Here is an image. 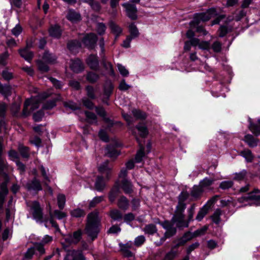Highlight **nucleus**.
I'll list each match as a JSON object with an SVG mask.
<instances>
[{
  "label": "nucleus",
  "instance_id": "1",
  "mask_svg": "<svg viewBox=\"0 0 260 260\" xmlns=\"http://www.w3.org/2000/svg\"><path fill=\"white\" fill-rule=\"evenodd\" d=\"M100 219L97 212H91L88 215L85 232L92 241L97 238L100 231Z\"/></svg>",
  "mask_w": 260,
  "mask_h": 260
},
{
  "label": "nucleus",
  "instance_id": "2",
  "mask_svg": "<svg viewBox=\"0 0 260 260\" xmlns=\"http://www.w3.org/2000/svg\"><path fill=\"white\" fill-rule=\"evenodd\" d=\"M50 94V93L44 92L37 96L32 97L29 99L26 100L24 104L22 112L23 116L25 117L27 116L31 111L38 109L41 100L47 98Z\"/></svg>",
  "mask_w": 260,
  "mask_h": 260
},
{
  "label": "nucleus",
  "instance_id": "3",
  "mask_svg": "<svg viewBox=\"0 0 260 260\" xmlns=\"http://www.w3.org/2000/svg\"><path fill=\"white\" fill-rule=\"evenodd\" d=\"M186 205L178 203L175 211L172 220L176 223V226L179 228H187L188 222H186L184 214Z\"/></svg>",
  "mask_w": 260,
  "mask_h": 260
},
{
  "label": "nucleus",
  "instance_id": "4",
  "mask_svg": "<svg viewBox=\"0 0 260 260\" xmlns=\"http://www.w3.org/2000/svg\"><path fill=\"white\" fill-rule=\"evenodd\" d=\"M217 14L214 8L209 9L205 13H197L194 15L193 20L190 22V25L191 27H194L201 22L208 21Z\"/></svg>",
  "mask_w": 260,
  "mask_h": 260
},
{
  "label": "nucleus",
  "instance_id": "5",
  "mask_svg": "<svg viewBox=\"0 0 260 260\" xmlns=\"http://www.w3.org/2000/svg\"><path fill=\"white\" fill-rule=\"evenodd\" d=\"M248 201H253L256 206H260V189L254 188L252 191L238 198V201L241 203Z\"/></svg>",
  "mask_w": 260,
  "mask_h": 260
},
{
  "label": "nucleus",
  "instance_id": "6",
  "mask_svg": "<svg viewBox=\"0 0 260 260\" xmlns=\"http://www.w3.org/2000/svg\"><path fill=\"white\" fill-rule=\"evenodd\" d=\"M31 210L34 218L37 221H42L43 219L42 210L38 202H32Z\"/></svg>",
  "mask_w": 260,
  "mask_h": 260
},
{
  "label": "nucleus",
  "instance_id": "7",
  "mask_svg": "<svg viewBox=\"0 0 260 260\" xmlns=\"http://www.w3.org/2000/svg\"><path fill=\"white\" fill-rule=\"evenodd\" d=\"M64 260H85L80 250H70L68 252Z\"/></svg>",
  "mask_w": 260,
  "mask_h": 260
},
{
  "label": "nucleus",
  "instance_id": "8",
  "mask_svg": "<svg viewBox=\"0 0 260 260\" xmlns=\"http://www.w3.org/2000/svg\"><path fill=\"white\" fill-rule=\"evenodd\" d=\"M97 41L96 36L94 34L90 33L84 38L83 43L89 49H93L95 47Z\"/></svg>",
  "mask_w": 260,
  "mask_h": 260
},
{
  "label": "nucleus",
  "instance_id": "9",
  "mask_svg": "<svg viewBox=\"0 0 260 260\" xmlns=\"http://www.w3.org/2000/svg\"><path fill=\"white\" fill-rule=\"evenodd\" d=\"M122 6L126 9L127 15L128 17L133 20L137 18V8L135 5L128 3H123Z\"/></svg>",
  "mask_w": 260,
  "mask_h": 260
},
{
  "label": "nucleus",
  "instance_id": "10",
  "mask_svg": "<svg viewBox=\"0 0 260 260\" xmlns=\"http://www.w3.org/2000/svg\"><path fill=\"white\" fill-rule=\"evenodd\" d=\"M176 232V228L174 227H172L169 229L167 230V231L165 232L164 236L160 238L159 241H155L154 242V244L157 246H159L162 245L167 238H169L172 237L173 235L175 234Z\"/></svg>",
  "mask_w": 260,
  "mask_h": 260
},
{
  "label": "nucleus",
  "instance_id": "11",
  "mask_svg": "<svg viewBox=\"0 0 260 260\" xmlns=\"http://www.w3.org/2000/svg\"><path fill=\"white\" fill-rule=\"evenodd\" d=\"M71 70L75 73H79L84 70V65L78 58L71 60L70 64Z\"/></svg>",
  "mask_w": 260,
  "mask_h": 260
},
{
  "label": "nucleus",
  "instance_id": "12",
  "mask_svg": "<svg viewBox=\"0 0 260 260\" xmlns=\"http://www.w3.org/2000/svg\"><path fill=\"white\" fill-rule=\"evenodd\" d=\"M99 172L105 174L106 178L108 180L111 175V168L108 165V161H106L101 164L98 168Z\"/></svg>",
  "mask_w": 260,
  "mask_h": 260
},
{
  "label": "nucleus",
  "instance_id": "13",
  "mask_svg": "<svg viewBox=\"0 0 260 260\" xmlns=\"http://www.w3.org/2000/svg\"><path fill=\"white\" fill-rule=\"evenodd\" d=\"M193 238L192 233L190 232H186L184 235L179 239L177 241L176 247H178L180 246L184 245L188 241L191 240Z\"/></svg>",
  "mask_w": 260,
  "mask_h": 260
},
{
  "label": "nucleus",
  "instance_id": "14",
  "mask_svg": "<svg viewBox=\"0 0 260 260\" xmlns=\"http://www.w3.org/2000/svg\"><path fill=\"white\" fill-rule=\"evenodd\" d=\"M120 185L121 188L125 193L129 194L133 192L132 183L127 179L121 180Z\"/></svg>",
  "mask_w": 260,
  "mask_h": 260
},
{
  "label": "nucleus",
  "instance_id": "15",
  "mask_svg": "<svg viewBox=\"0 0 260 260\" xmlns=\"http://www.w3.org/2000/svg\"><path fill=\"white\" fill-rule=\"evenodd\" d=\"M87 64L93 70H96L99 67V61L96 55H90L86 59Z\"/></svg>",
  "mask_w": 260,
  "mask_h": 260
},
{
  "label": "nucleus",
  "instance_id": "16",
  "mask_svg": "<svg viewBox=\"0 0 260 260\" xmlns=\"http://www.w3.org/2000/svg\"><path fill=\"white\" fill-rule=\"evenodd\" d=\"M8 179L6 178V180L3 182L1 185V192L0 193V208H2L3 202L4 201L5 197L7 195L8 192L7 188V183Z\"/></svg>",
  "mask_w": 260,
  "mask_h": 260
},
{
  "label": "nucleus",
  "instance_id": "17",
  "mask_svg": "<svg viewBox=\"0 0 260 260\" xmlns=\"http://www.w3.org/2000/svg\"><path fill=\"white\" fill-rule=\"evenodd\" d=\"M29 47L27 44L26 48L19 50L20 56L29 62L30 61L34 56L33 53L28 50Z\"/></svg>",
  "mask_w": 260,
  "mask_h": 260
},
{
  "label": "nucleus",
  "instance_id": "18",
  "mask_svg": "<svg viewBox=\"0 0 260 260\" xmlns=\"http://www.w3.org/2000/svg\"><path fill=\"white\" fill-rule=\"evenodd\" d=\"M204 191L199 185H194L190 191V195L194 200H198L201 198Z\"/></svg>",
  "mask_w": 260,
  "mask_h": 260
},
{
  "label": "nucleus",
  "instance_id": "19",
  "mask_svg": "<svg viewBox=\"0 0 260 260\" xmlns=\"http://www.w3.org/2000/svg\"><path fill=\"white\" fill-rule=\"evenodd\" d=\"M81 47V43L77 40L71 41L68 44V49L74 54L76 53Z\"/></svg>",
  "mask_w": 260,
  "mask_h": 260
},
{
  "label": "nucleus",
  "instance_id": "20",
  "mask_svg": "<svg viewBox=\"0 0 260 260\" xmlns=\"http://www.w3.org/2000/svg\"><path fill=\"white\" fill-rule=\"evenodd\" d=\"M67 19L71 22H76L79 21L81 19L80 14L74 10H69L67 15Z\"/></svg>",
  "mask_w": 260,
  "mask_h": 260
},
{
  "label": "nucleus",
  "instance_id": "21",
  "mask_svg": "<svg viewBox=\"0 0 260 260\" xmlns=\"http://www.w3.org/2000/svg\"><path fill=\"white\" fill-rule=\"evenodd\" d=\"M214 182V179L208 178H205L202 180L200 181L199 185L204 191L206 189H211V185H212Z\"/></svg>",
  "mask_w": 260,
  "mask_h": 260
},
{
  "label": "nucleus",
  "instance_id": "22",
  "mask_svg": "<svg viewBox=\"0 0 260 260\" xmlns=\"http://www.w3.org/2000/svg\"><path fill=\"white\" fill-rule=\"evenodd\" d=\"M109 25L111 32L115 35V39H117L122 32V28L113 21H110Z\"/></svg>",
  "mask_w": 260,
  "mask_h": 260
},
{
  "label": "nucleus",
  "instance_id": "23",
  "mask_svg": "<svg viewBox=\"0 0 260 260\" xmlns=\"http://www.w3.org/2000/svg\"><path fill=\"white\" fill-rule=\"evenodd\" d=\"M94 186L95 189L98 191H102L104 189L106 186V183L102 176H98L97 177Z\"/></svg>",
  "mask_w": 260,
  "mask_h": 260
},
{
  "label": "nucleus",
  "instance_id": "24",
  "mask_svg": "<svg viewBox=\"0 0 260 260\" xmlns=\"http://www.w3.org/2000/svg\"><path fill=\"white\" fill-rule=\"evenodd\" d=\"M118 207L122 210H126L129 207V201L124 196H121L118 200Z\"/></svg>",
  "mask_w": 260,
  "mask_h": 260
},
{
  "label": "nucleus",
  "instance_id": "25",
  "mask_svg": "<svg viewBox=\"0 0 260 260\" xmlns=\"http://www.w3.org/2000/svg\"><path fill=\"white\" fill-rule=\"evenodd\" d=\"M120 193V189L118 185H115L111 189L110 191L109 194V199L110 201L112 203L114 202L117 197V196L118 195V194Z\"/></svg>",
  "mask_w": 260,
  "mask_h": 260
},
{
  "label": "nucleus",
  "instance_id": "26",
  "mask_svg": "<svg viewBox=\"0 0 260 260\" xmlns=\"http://www.w3.org/2000/svg\"><path fill=\"white\" fill-rule=\"evenodd\" d=\"M83 2L88 4L94 11L99 12L101 9V5L96 0H83Z\"/></svg>",
  "mask_w": 260,
  "mask_h": 260
},
{
  "label": "nucleus",
  "instance_id": "27",
  "mask_svg": "<svg viewBox=\"0 0 260 260\" xmlns=\"http://www.w3.org/2000/svg\"><path fill=\"white\" fill-rule=\"evenodd\" d=\"M50 35L54 38H59L61 34V30L57 25L52 26L49 29Z\"/></svg>",
  "mask_w": 260,
  "mask_h": 260
},
{
  "label": "nucleus",
  "instance_id": "28",
  "mask_svg": "<svg viewBox=\"0 0 260 260\" xmlns=\"http://www.w3.org/2000/svg\"><path fill=\"white\" fill-rule=\"evenodd\" d=\"M27 187L28 189H32L34 190H41L42 187L39 180L34 179L31 182L27 183Z\"/></svg>",
  "mask_w": 260,
  "mask_h": 260
},
{
  "label": "nucleus",
  "instance_id": "29",
  "mask_svg": "<svg viewBox=\"0 0 260 260\" xmlns=\"http://www.w3.org/2000/svg\"><path fill=\"white\" fill-rule=\"evenodd\" d=\"M136 128L140 133V135L142 137H146L147 136L148 131L145 124L139 123L136 126Z\"/></svg>",
  "mask_w": 260,
  "mask_h": 260
},
{
  "label": "nucleus",
  "instance_id": "30",
  "mask_svg": "<svg viewBox=\"0 0 260 260\" xmlns=\"http://www.w3.org/2000/svg\"><path fill=\"white\" fill-rule=\"evenodd\" d=\"M99 79V75L95 73L89 72L86 75L87 80L91 83L96 82Z\"/></svg>",
  "mask_w": 260,
  "mask_h": 260
},
{
  "label": "nucleus",
  "instance_id": "31",
  "mask_svg": "<svg viewBox=\"0 0 260 260\" xmlns=\"http://www.w3.org/2000/svg\"><path fill=\"white\" fill-rule=\"evenodd\" d=\"M250 124L249 125V128L252 133L255 136L260 135V128L256 125L254 124L251 122V119H249ZM258 124L260 126V119L258 120Z\"/></svg>",
  "mask_w": 260,
  "mask_h": 260
},
{
  "label": "nucleus",
  "instance_id": "32",
  "mask_svg": "<svg viewBox=\"0 0 260 260\" xmlns=\"http://www.w3.org/2000/svg\"><path fill=\"white\" fill-rule=\"evenodd\" d=\"M146 234L153 235L157 232V228L153 224H149L146 225L143 230Z\"/></svg>",
  "mask_w": 260,
  "mask_h": 260
},
{
  "label": "nucleus",
  "instance_id": "33",
  "mask_svg": "<svg viewBox=\"0 0 260 260\" xmlns=\"http://www.w3.org/2000/svg\"><path fill=\"white\" fill-rule=\"evenodd\" d=\"M244 140L250 147H254L257 145V140L251 135H246L244 137Z\"/></svg>",
  "mask_w": 260,
  "mask_h": 260
},
{
  "label": "nucleus",
  "instance_id": "34",
  "mask_svg": "<svg viewBox=\"0 0 260 260\" xmlns=\"http://www.w3.org/2000/svg\"><path fill=\"white\" fill-rule=\"evenodd\" d=\"M43 60L47 63H53L56 60L55 55L49 53L48 52H45L42 57Z\"/></svg>",
  "mask_w": 260,
  "mask_h": 260
},
{
  "label": "nucleus",
  "instance_id": "35",
  "mask_svg": "<svg viewBox=\"0 0 260 260\" xmlns=\"http://www.w3.org/2000/svg\"><path fill=\"white\" fill-rule=\"evenodd\" d=\"M132 113L137 119H145L147 117V114L139 110L134 109L132 111Z\"/></svg>",
  "mask_w": 260,
  "mask_h": 260
},
{
  "label": "nucleus",
  "instance_id": "36",
  "mask_svg": "<svg viewBox=\"0 0 260 260\" xmlns=\"http://www.w3.org/2000/svg\"><path fill=\"white\" fill-rule=\"evenodd\" d=\"M129 31L131 34L132 39L137 37L139 36V31L136 26L132 23L129 25Z\"/></svg>",
  "mask_w": 260,
  "mask_h": 260
},
{
  "label": "nucleus",
  "instance_id": "37",
  "mask_svg": "<svg viewBox=\"0 0 260 260\" xmlns=\"http://www.w3.org/2000/svg\"><path fill=\"white\" fill-rule=\"evenodd\" d=\"M110 215L111 217L114 220H119L122 218L121 213L118 210L115 209L111 210Z\"/></svg>",
  "mask_w": 260,
  "mask_h": 260
},
{
  "label": "nucleus",
  "instance_id": "38",
  "mask_svg": "<svg viewBox=\"0 0 260 260\" xmlns=\"http://www.w3.org/2000/svg\"><path fill=\"white\" fill-rule=\"evenodd\" d=\"M11 87L8 85H3L0 83V92L5 96L11 94Z\"/></svg>",
  "mask_w": 260,
  "mask_h": 260
},
{
  "label": "nucleus",
  "instance_id": "39",
  "mask_svg": "<svg viewBox=\"0 0 260 260\" xmlns=\"http://www.w3.org/2000/svg\"><path fill=\"white\" fill-rule=\"evenodd\" d=\"M208 213V209L205 206L203 207L198 212L196 219L198 221H201Z\"/></svg>",
  "mask_w": 260,
  "mask_h": 260
},
{
  "label": "nucleus",
  "instance_id": "40",
  "mask_svg": "<svg viewBox=\"0 0 260 260\" xmlns=\"http://www.w3.org/2000/svg\"><path fill=\"white\" fill-rule=\"evenodd\" d=\"M241 154L247 161L251 162L253 159V156L250 150L245 149L242 151Z\"/></svg>",
  "mask_w": 260,
  "mask_h": 260
},
{
  "label": "nucleus",
  "instance_id": "41",
  "mask_svg": "<svg viewBox=\"0 0 260 260\" xmlns=\"http://www.w3.org/2000/svg\"><path fill=\"white\" fill-rule=\"evenodd\" d=\"M247 174V172L246 170H242L239 173H236L234 174V176L233 179L236 181H241L243 180L245 177H246Z\"/></svg>",
  "mask_w": 260,
  "mask_h": 260
},
{
  "label": "nucleus",
  "instance_id": "42",
  "mask_svg": "<svg viewBox=\"0 0 260 260\" xmlns=\"http://www.w3.org/2000/svg\"><path fill=\"white\" fill-rule=\"evenodd\" d=\"M189 197V193L186 191H183L178 196V203L186 204L185 201L188 199Z\"/></svg>",
  "mask_w": 260,
  "mask_h": 260
},
{
  "label": "nucleus",
  "instance_id": "43",
  "mask_svg": "<svg viewBox=\"0 0 260 260\" xmlns=\"http://www.w3.org/2000/svg\"><path fill=\"white\" fill-rule=\"evenodd\" d=\"M66 203V197L63 194H59L57 196V204L60 209H62Z\"/></svg>",
  "mask_w": 260,
  "mask_h": 260
},
{
  "label": "nucleus",
  "instance_id": "44",
  "mask_svg": "<svg viewBox=\"0 0 260 260\" xmlns=\"http://www.w3.org/2000/svg\"><path fill=\"white\" fill-rule=\"evenodd\" d=\"M37 66L38 69L42 73L47 72L49 71V67L47 64L42 60L37 61Z\"/></svg>",
  "mask_w": 260,
  "mask_h": 260
},
{
  "label": "nucleus",
  "instance_id": "45",
  "mask_svg": "<svg viewBox=\"0 0 260 260\" xmlns=\"http://www.w3.org/2000/svg\"><path fill=\"white\" fill-rule=\"evenodd\" d=\"M19 151L22 157L27 158L29 156V150L27 147L23 145H19Z\"/></svg>",
  "mask_w": 260,
  "mask_h": 260
},
{
  "label": "nucleus",
  "instance_id": "46",
  "mask_svg": "<svg viewBox=\"0 0 260 260\" xmlns=\"http://www.w3.org/2000/svg\"><path fill=\"white\" fill-rule=\"evenodd\" d=\"M71 214L72 216L75 217H80L84 216L85 214L84 210L77 208L72 210L71 212Z\"/></svg>",
  "mask_w": 260,
  "mask_h": 260
},
{
  "label": "nucleus",
  "instance_id": "47",
  "mask_svg": "<svg viewBox=\"0 0 260 260\" xmlns=\"http://www.w3.org/2000/svg\"><path fill=\"white\" fill-rule=\"evenodd\" d=\"M144 156V147H141L140 150L137 152L136 157H135V161L136 162L139 163L140 162L143 157Z\"/></svg>",
  "mask_w": 260,
  "mask_h": 260
},
{
  "label": "nucleus",
  "instance_id": "48",
  "mask_svg": "<svg viewBox=\"0 0 260 260\" xmlns=\"http://www.w3.org/2000/svg\"><path fill=\"white\" fill-rule=\"evenodd\" d=\"M221 214V211L217 209H216L213 215L212 216V219L214 222L218 224L220 221V216Z\"/></svg>",
  "mask_w": 260,
  "mask_h": 260
},
{
  "label": "nucleus",
  "instance_id": "49",
  "mask_svg": "<svg viewBox=\"0 0 260 260\" xmlns=\"http://www.w3.org/2000/svg\"><path fill=\"white\" fill-rule=\"evenodd\" d=\"M59 97L60 96H58V98H59ZM59 100V99L57 98L55 100L53 99V100L47 101V102L44 105L43 108L45 109H51L53 108L56 105V104H55L56 101L57 100Z\"/></svg>",
  "mask_w": 260,
  "mask_h": 260
},
{
  "label": "nucleus",
  "instance_id": "50",
  "mask_svg": "<svg viewBox=\"0 0 260 260\" xmlns=\"http://www.w3.org/2000/svg\"><path fill=\"white\" fill-rule=\"evenodd\" d=\"M104 197L103 196L96 197L91 200L89 203V208H93L96 206V204L100 203L103 200Z\"/></svg>",
  "mask_w": 260,
  "mask_h": 260
},
{
  "label": "nucleus",
  "instance_id": "51",
  "mask_svg": "<svg viewBox=\"0 0 260 260\" xmlns=\"http://www.w3.org/2000/svg\"><path fill=\"white\" fill-rule=\"evenodd\" d=\"M107 155L110 157H115L119 155V153L114 148L111 147L107 148Z\"/></svg>",
  "mask_w": 260,
  "mask_h": 260
},
{
  "label": "nucleus",
  "instance_id": "52",
  "mask_svg": "<svg viewBox=\"0 0 260 260\" xmlns=\"http://www.w3.org/2000/svg\"><path fill=\"white\" fill-rule=\"evenodd\" d=\"M86 90L87 92V95L89 98L91 99H94L95 98V90L92 86L90 85L87 86L86 87Z\"/></svg>",
  "mask_w": 260,
  "mask_h": 260
},
{
  "label": "nucleus",
  "instance_id": "53",
  "mask_svg": "<svg viewBox=\"0 0 260 260\" xmlns=\"http://www.w3.org/2000/svg\"><path fill=\"white\" fill-rule=\"evenodd\" d=\"M33 247L35 249V252H38L40 255H41L45 253V249L41 243H36Z\"/></svg>",
  "mask_w": 260,
  "mask_h": 260
},
{
  "label": "nucleus",
  "instance_id": "54",
  "mask_svg": "<svg viewBox=\"0 0 260 260\" xmlns=\"http://www.w3.org/2000/svg\"><path fill=\"white\" fill-rule=\"evenodd\" d=\"M113 89V86L110 81L106 83L104 86V91L106 95H109Z\"/></svg>",
  "mask_w": 260,
  "mask_h": 260
},
{
  "label": "nucleus",
  "instance_id": "55",
  "mask_svg": "<svg viewBox=\"0 0 260 260\" xmlns=\"http://www.w3.org/2000/svg\"><path fill=\"white\" fill-rule=\"evenodd\" d=\"M103 65H104L105 68L107 71H108L111 75H114V70L112 68V66L110 62H107L105 60V59L104 58V56L103 57Z\"/></svg>",
  "mask_w": 260,
  "mask_h": 260
},
{
  "label": "nucleus",
  "instance_id": "56",
  "mask_svg": "<svg viewBox=\"0 0 260 260\" xmlns=\"http://www.w3.org/2000/svg\"><path fill=\"white\" fill-rule=\"evenodd\" d=\"M207 230V227L205 226L200 229H198L192 233L193 238L204 235Z\"/></svg>",
  "mask_w": 260,
  "mask_h": 260
},
{
  "label": "nucleus",
  "instance_id": "57",
  "mask_svg": "<svg viewBox=\"0 0 260 260\" xmlns=\"http://www.w3.org/2000/svg\"><path fill=\"white\" fill-rule=\"evenodd\" d=\"M194 208L195 205H192L191 207L188 209V219L186 220V222H188V223L190 221L192 220L194 212Z\"/></svg>",
  "mask_w": 260,
  "mask_h": 260
},
{
  "label": "nucleus",
  "instance_id": "58",
  "mask_svg": "<svg viewBox=\"0 0 260 260\" xmlns=\"http://www.w3.org/2000/svg\"><path fill=\"white\" fill-rule=\"evenodd\" d=\"M145 241V238L144 236H139L136 237L134 241V244L136 246H140Z\"/></svg>",
  "mask_w": 260,
  "mask_h": 260
},
{
  "label": "nucleus",
  "instance_id": "59",
  "mask_svg": "<svg viewBox=\"0 0 260 260\" xmlns=\"http://www.w3.org/2000/svg\"><path fill=\"white\" fill-rule=\"evenodd\" d=\"M233 185L232 181H224L221 182L219 187L222 189H226L231 188Z\"/></svg>",
  "mask_w": 260,
  "mask_h": 260
},
{
  "label": "nucleus",
  "instance_id": "60",
  "mask_svg": "<svg viewBox=\"0 0 260 260\" xmlns=\"http://www.w3.org/2000/svg\"><path fill=\"white\" fill-rule=\"evenodd\" d=\"M106 27L103 23H98L96 25V30L100 35H103L106 30Z\"/></svg>",
  "mask_w": 260,
  "mask_h": 260
},
{
  "label": "nucleus",
  "instance_id": "61",
  "mask_svg": "<svg viewBox=\"0 0 260 260\" xmlns=\"http://www.w3.org/2000/svg\"><path fill=\"white\" fill-rule=\"evenodd\" d=\"M117 68L118 69V71H119L121 75L123 76H127L128 75V70L125 68V67L123 66L122 65L120 64H117Z\"/></svg>",
  "mask_w": 260,
  "mask_h": 260
},
{
  "label": "nucleus",
  "instance_id": "62",
  "mask_svg": "<svg viewBox=\"0 0 260 260\" xmlns=\"http://www.w3.org/2000/svg\"><path fill=\"white\" fill-rule=\"evenodd\" d=\"M44 116V113L42 111H39L33 115V119L35 121L38 122L42 120Z\"/></svg>",
  "mask_w": 260,
  "mask_h": 260
},
{
  "label": "nucleus",
  "instance_id": "63",
  "mask_svg": "<svg viewBox=\"0 0 260 260\" xmlns=\"http://www.w3.org/2000/svg\"><path fill=\"white\" fill-rule=\"evenodd\" d=\"M64 106L66 107H68L73 110H75L79 108V106L76 103L71 101L69 102H65L64 103Z\"/></svg>",
  "mask_w": 260,
  "mask_h": 260
},
{
  "label": "nucleus",
  "instance_id": "64",
  "mask_svg": "<svg viewBox=\"0 0 260 260\" xmlns=\"http://www.w3.org/2000/svg\"><path fill=\"white\" fill-rule=\"evenodd\" d=\"M177 255L175 251H171L166 254L164 260H173Z\"/></svg>",
  "mask_w": 260,
  "mask_h": 260
}]
</instances>
